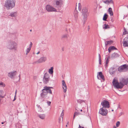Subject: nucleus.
Here are the masks:
<instances>
[{
  "instance_id": "obj_40",
  "label": "nucleus",
  "mask_w": 128,
  "mask_h": 128,
  "mask_svg": "<svg viewBox=\"0 0 128 128\" xmlns=\"http://www.w3.org/2000/svg\"><path fill=\"white\" fill-rule=\"evenodd\" d=\"M109 62V60L108 59V58L106 60V64H108Z\"/></svg>"
},
{
  "instance_id": "obj_35",
  "label": "nucleus",
  "mask_w": 128,
  "mask_h": 128,
  "mask_svg": "<svg viewBox=\"0 0 128 128\" xmlns=\"http://www.w3.org/2000/svg\"><path fill=\"white\" fill-rule=\"evenodd\" d=\"M120 124V122L119 121H118L116 123V126L117 127H118Z\"/></svg>"
},
{
  "instance_id": "obj_6",
  "label": "nucleus",
  "mask_w": 128,
  "mask_h": 128,
  "mask_svg": "<svg viewBox=\"0 0 128 128\" xmlns=\"http://www.w3.org/2000/svg\"><path fill=\"white\" fill-rule=\"evenodd\" d=\"M46 10L48 12H56V9L49 4L47 5L46 6Z\"/></svg>"
},
{
  "instance_id": "obj_7",
  "label": "nucleus",
  "mask_w": 128,
  "mask_h": 128,
  "mask_svg": "<svg viewBox=\"0 0 128 128\" xmlns=\"http://www.w3.org/2000/svg\"><path fill=\"white\" fill-rule=\"evenodd\" d=\"M99 113L103 116H106L108 113V110L106 109H104L103 107L101 108Z\"/></svg>"
},
{
  "instance_id": "obj_48",
  "label": "nucleus",
  "mask_w": 128,
  "mask_h": 128,
  "mask_svg": "<svg viewBox=\"0 0 128 128\" xmlns=\"http://www.w3.org/2000/svg\"><path fill=\"white\" fill-rule=\"evenodd\" d=\"M124 114V112H122L120 113V114H119V115H120L119 116H121L122 114Z\"/></svg>"
},
{
  "instance_id": "obj_22",
  "label": "nucleus",
  "mask_w": 128,
  "mask_h": 128,
  "mask_svg": "<svg viewBox=\"0 0 128 128\" xmlns=\"http://www.w3.org/2000/svg\"><path fill=\"white\" fill-rule=\"evenodd\" d=\"M46 114H44L38 115V117L44 120L45 118Z\"/></svg>"
},
{
  "instance_id": "obj_5",
  "label": "nucleus",
  "mask_w": 128,
  "mask_h": 128,
  "mask_svg": "<svg viewBox=\"0 0 128 128\" xmlns=\"http://www.w3.org/2000/svg\"><path fill=\"white\" fill-rule=\"evenodd\" d=\"M82 13L84 17V20H87L88 16L89 14L87 8L86 7L83 8L82 10Z\"/></svg>"
},
{
  "instance_id": "obj_57",
  "label": "nucleus",
  "mask_w": 128,
  "mask_h": 128,
  "mask_svg": "<svg viewBox=\"0 0 128 128\" xmlns=\"http://www.w3.org/2000/svg\"><path fill=\"white\" fill-rule=\"evenodd\" d=\"M40 53V52L39 51L38 52L36 53V54H39Z\"/></svg>"
},
{
  "instance_id": "obj_13",
  "label": "nucleus",
  "mask_w": 128,
  "mask_h": 128,
  "mask_svg": "<svg viewBox=\"0 0 128 128\" xmlns=\"http://www.w3.org/2000/svg\"><path fill=\"white\" fill-rule=\"evenodd\" d=\"M123 45L124 47H128V36L124 39Z\"/></svg>"
},
{
  "instance_id": "obj_47",
  "label": "nucleus",
  "mask_w": 128,
  "mask_h": 128,
  "mask_svg": "<svg viewBox=\"0 0 128 128\" xmlns=\"http://www.w3.org/2000/svg\"><path fill=\"white\" fill-rule=\"evenodd\" d=\"M61 120V118H59L58 120V122L60 123V121Z\"/></svg>"
},
{
  "instance_id": "obj_19",
  "label": "nucleus",
  "mask_w": 128,
  "mask_h": 128,
  "mask_svg": "<svg viewBox=\"0 0 128 128\" xmlns=\"http://www.w3.org/2000/svg\"><path fill=\"white\" fill-rule=\"evenodd\" d=\"M48 93L46 92L44 93L42 92L40 94L41 97L42 98H45L47 97V96L48 95Z\"/></svg>"
},
{
  "instance_id": "obj_16",
  "label": "nucleus",
  "mask_w": 128,
  "mask_h": 128,
  "mask_svg": "<svg viewBox=\"0 0 128 128\" xmlns=\"http://www.w3.org/2000/svg\"><path fill=\"white\" fill-rule=\"evenodd\" d=\"M62 88L64 90V92H66V91L67 87L65 83V82L64 80H62Z\"/></svg>"
},
{
  "instance_id": "obj_62",
  "label": "nucleus",
  "mask_w": 128,
  "mask_h": 128,
  "mask_svg": "<svg viewBox=\"0 0 128 128\" xmlns=\"http://www.w3.org/2000/svg\"><path fill=\"white\" fill-rule=\"evenodd\" d=\"M37 106H38V108H40L39 106H40V105H37Z\"/></svg>"
},
{
  "instance_id": "obj_58",
  "label": "nucleus",
  "mask_w": 128,
  "mask_h": 128,
  "mask_svg": "<svg viewBox=\"0 0 128 128\" xmlns=\"http://www.w3.org/2000/svg\"><path fill=\"white\" fill-rule=\"evenodd\" d=\"M16 92H17V90H16V92H15V97L16 96Z\"/></svg>"
},
{
  "instance_id": "obj_59",
  "label": "nucleus",
  "mask_w": 128,
  "mask_h": 128,
  "mask_svg": "<svg viewBox=\"0 0 128 128\" xmlns=\"http://www.w3.org/2000/svg\"><path fill=\"white\" fill-rule=\"evenodd\" d=\"M116 126H113V128H116Z\"/></svg>"
},
{
  "instance_id": "obj_30",
  "label": "nucleus",
  "mask_w": 128,
  "mask_h": 128,
  "mask_svg": "<svg viewBox=\"0 0 128 128\" xmlns=\"http://www.w3.org/2000/svg\"><path fill=\"white\" fill-rule=\"evenodd\" d=\"M104 25L105 26L104 27L103 26V28L104 29H106L110 28V27L109 26L106 24H104Z\"/></svg>"
},
{
  "instance_id": "obj_3",
  "label": "nucleus",
  "mask_w": 128,
  "mask_h": 128,
  "mask_svg": "<svg viewBox=\"0 0 128 128\" xmlns=\"http://www.w3.org/2000/svg\"><path fill=\"white\" fill-rule=\"evenodd\" d=\"M112 83L114 87L117 89H121L124 86V85L120 83V82H118L115 79H113Z\"/></svg>"
},
{
  "instance_id": "obj_11",
  "label": "nucleus",
  "mask_w": 128,
  "mask_h": 128,
  "mask_svg": "<svg viewBox=\"0 0 128 128\" xmlns=\"http://www.w3.org/2000/svg\"><path fill=\"white\" fill-rule=\"evenodd\" d=\"M102 2L105 4L108 5L111 4L112 7H114V3L112 0H102Z\"/></svg>"
},
{
  "instance_id": "obj_32",
  "label": "nucleus",
  "mask_w": 128,
  "mask_h": 128,
  "mask_svg": "<svg viewBox=\"0 0 128 128\" xmlns=\"http://www.w3.org/2000/svg\"><path fill=\"white\" fill-rule=\"evenodd\" d=\"M124 32H123V34L125 35L128 34V32L126 31V29L124 27Z\"/></svg>"
},
{
  "instance_id": "obj_1",
  "label": "nucleus",
  "mask_w": 128,
  "mask_h": 128,
  "mask_svg": "<svg viewBox=\"0 0 128 128\" xmlns=\"http://www.w3.org/2000/svg\"><path fill=\"white\" fill-rule=\"evenodd\" d=\"M15 1L13 0H6L5 1L4 6L7 10L11 9L15 6Z\"/></svg>"
},
{
  "instance_id": "obj_64",
  "label": "nucleus",
  "mask_w": 128,
  "mask_h": 128,
  "mask_svg": "<svg viewBox=\"0 0 128 128\" xmlns=\"http://www.w3.org/2000/svg\"><path fill=\"white\" fill-rule=\"evenodd\" d=\"M4 124V122H2V124Z\"/></svg>"
},
{
  "instance_id": "obj_31",
  "label": "nucleus",
  "mask_w": 128,
  "mask_h": 128,
  "mask_svg": "<svg viewBox=\"0 0 128 128\" xmlns=\"http://www.w3.org/2000/svg\"><path fill=\"white\" fill-rule=\"evenodd\" d=\"M111 50H117V49L114 46H110L109 48Z\"/></svg>"
},
{
  "instance_id": "obj_26",
  "label": "nucleus",
  "mask_w": 128,
  "mask_h": 128,
  "mask_svg": "<svg viewBox=\"0 0 128 128\" xmlns=\"http://www.w3.org/2000/svg\"><path fill=\"white\" fill-rule=\"evenodd\" d=\"M78 16V12L76 10L74 11V16L75 18L77 19Z\"/></svg>"
},
{
  "instance_id": "obj_12",
  "label": "nucleus",
  "mask_w": 128,
  "mask_h": 128,
  "mask_svg": "<svg viewBox=\"0 0 128 128\" xmlns=\"http://www.w3.org/2000/svg\"><path fill=\"white\" fill-rule=\"evenodd\" d=\"M120 83L122 84L124 86L127 85L128 83V78L125 79L122 78L120 80Z\"/></svg>"
},
{
  "instance_id": "obj_42",
  "label": "nucleus",
  "mask_w": 128,
  "mask_h": 128,
  "mask_svg": "<svg viewBox=\"0 0 128 128\" xmlns=\"http://www.w3.org/2000/svg\"><path fill=\"white\" fill-rule=\"evenodd\" d=\"M78 5H79V7H78V8L79 10L80 11L81 10V8L80 7V6L81 5V4L80 3H78Z\"/></svg>"
},
{
  "instance_id": "obj_17",
  "label": "nucleus",
  "mask_w": 128,
  "mask_h": 128,
  "mask_svg": "<svg viewBox=\"0 0 128 128\" xmlns=\"http://www.w3.org/2000/svg\"><path fill=\"white\" fill-rule=\"evenodd\" d=\"M98 74L97 75V76L98 79H99L98 76H99L103 80H104V76L102 74V72H98Z\"/></svg>"
},
{
  "instance_id": "obj_50",
  "label": "nucleus",
  "mask_w": 128,
  "mask_h": 128,
  "mask_svg": "<svg viewBox=\"0 0 128 128\" xmlns=\"http://www.w3.org/2000/svg\"><path fill=\"white\" fill-rule=\"evenodd\" d=\"M99 59H101L100 55V54H98Z\"/></svg>"
},
{
  "instance_id": "obj_46",
  "label": "nucleus",
  "mask_w": 128,
  "mask_h": 128,
  "mask_svg": "<svg viewBox=\"0 0 128 128\" xmlns=\"http://www.w3.org/2000/svg\"><path fill=\"white\" fill-rule=\"evenodd\" d=\"M108 67V64H106V63L105 64V67L106 69Z\"/></svg>"
},
{
  "instance_id": "obj_56",
  "label": "nucleus",
  "mask_w": 128,
  "mask_h": 128,
  "mask_svg": "<svg viewBox=\"0 0 128 128\" xmlns=\"http://www.w3.org/2000/svg\"><path fill=\"white\" fill-rule=\"evenodd\" d=\"M42 43L43 44H45L46 43H44V41H42Z\"/></svg>"
},
{
  "instance_id": "obj_34",
  "label": "nucleus",
  "mask_w": 128,
  "mask_h": 128,
  "mask_svg": "<svg viewBox=\"0 0 128 128\" xmlns=\"http://www.w3.org/2000/svg\"><path fill=\"white\" fill-rule=\"evenodd\" d=\"M78 102L81 104L82 102H85V101L84 100H77Z\"/></svg>"
},
{
  "instance_id": "obj_20",
  "label": "nucleus",
  "mask_w": 128,
  "mask_h": 128,
  "mask_svg": "<svg viewBox=\"0 0 128 128\" xmlns=\"http://www.w3.org/2000/svg\"><path fill=\"white\" fill-rule=\"evenodd\" d=\"M17 12H12L11 13H8V16L11 17H15L17 16Z\"/></svg>"
},
{
  "instance_id": "obj_54",
  "label": "nucleus",
  "mask_w": 128,
  "mask_h": 128,
  "mask_svg": "<svg viewBox=\"0 0 128 128\" xmlns=\"http://www.w3.org/2000/svg\"><path fill=\"white\" fill-rule=\"evenodd\" d=\"M64 115V113H62L61 114V116H63Z\"/></svg>"
},
{
  "instance_id": "obj_14",
  "label": "nucleus",
  "mask_w": 128,
  "mask_h": 128,
  "mask_svg": "<svg viewBox=\"0 0 128 128\" xmlns=\"http://www.w3.org/2000/svg\"><path fill=\"white\" fill-rule=\"evenodd\" d=\"M17 74V72L16 71L12 72H9L8 73V76L11 78H14V77Z\"/></svg>"
},
{
  "instance_id": "obj_39",
  "label": "nucleus",
  "mask_w": 128,
  "mask_h": 128,
  "mask_svg": "<svg viewBox=\"0 0 128 128\" xmlns=\"http://www.w3.org/2000/svg\"><path fill=\"white\" fill-rule=\"evenodd\" d=\"M60 2L59 1H57L56 2V4L57 5H58L60 4Z\"/></svg>"
},
{
  "instance_id": "obj_41",
  "label": "nucleus",
  "mask_w": 128,
  "mask_h": 128,
  "mask_svg": "<svg viewBox=\"0 0 128 128\" xmlns=\"http://www.w3.org/2000/svg\"><path fill=\"white\" fill-rule=\"evenodd\" d=\"M32 42H30V44L29 48H31L32 47Z\"/></svg>"
},
{
  "instance_id": "obj_63",
  "label": "nucleus",
  "mask_w": 128,
  "mask_h": 128,
  "mask_svg": "<svg viewBox=\"0 0 128 128\" xmlns=\"http://www.w3.org/2000/svg\"><path fill=\"white\" fill-rule=\"evenodd\" d=\"M64 110H63L62 111V113H64Z\"/></svg>"
},
{
  "instance_id": "obj_55",
  "label": "nucleus",
  "mask_w": 128,
  "mask_h": 128,
  "mask_svg": "<svg viewBox=\"0 0 128 128\" xmlns=\"http://www.w3.org/2000/svg\"><path fill=\"white\" fill-rule=\"evenodd\" d=\"M49 87V89H50V88H53L52 87Z\"/></svg>"
},
{
  "instance_id": "obj_45",
  "label": "nucleus",
  "mask_w": 128,
  "mask_h": 128,
  "mask_svg": "<svg viewBox=\"0 0 128 128\" xmlns=\"http://www.w3.org/2000/svg\"><path fill=\"white\" fill-rule=\"evenodd\" d=\"M99 63L100 64H101V59H99Z\"/></svg>"
},
{
  "instance_id": "obj_18",
  "label": "nucleus",
  "mask_w": 128,
  "mask_h": 128,
  "mask_svg": "<svg viewBox=\"0 0 128 128\" xmlns=\"http://www.w3.org/2000/svg\"><path fill=\"white\" fill-rule=\"evenodd\" d=\"M113 43V41L112 40L106 41L105 42V46L106 47L108 45H110Z\"/></svg>"
},
{
  "instance_id": "obj_33",
  "label": "nucleus",
  "mask_w": 128,
  "mask_h": 128,
  "mask_svg": "<svg viewBox=\"0 0 128 128\" xmlns=\"http://www.w3.org/2000/svg\"><path fill=\"white\" fill-rule=\"evenodd\" d=\"M31 50V48H28L26 51V55L28 54V53L30 52Z\"/></svg>"
},
{
  "instance_id": "obj_44",
  "label": "nucleus",
  "mask_w": 128,
  "mask_h": 128,
  "mask_svg": "<svg viewBox=\"0 0 128 128\" xmlns=\"http://www.w3.org/2000/svg\"><path fill=\"white\" fill-rule=\"evenodd\" d=\"M39 111L41 112L42 111V108L40 107L38 108Z\"/></svg>"
},
{
  "instance_id": "obj_37",
  "label": "nucleus",
  "mask_w": 128,
  "mask_h": 128,
  "mask_svg": "<svg viewBox=\"0 0 128 128\" xmlns=\"http://www.w3.org/2000/svg\"><path fill=\"white\" fill-rule=\"evenodd\" d=\"M1 85V86L3 87H4L5 86V84L3 82H0V86Z\"/></svg>"
},
{
  "instance_id": "obj_27",
  "label": "nucleus",
  "mask_w": 128,
  "mask_h": 128,
  "mask_svg": "<svg viewBox=\"0 0 128 128\" xmlns=\"http://www.w3.org/2000/svg\"><path fill=\"white\" fill-rule=\"evenodd\" d=\"M48 88H46V86L44 87V88L42 90V92L44 93V92H46L47 93H48Z\"/></svg>"
},
{
  "instance_id": "obj_53",
  "label": "nucleus",
  "mask_w": 128,
  "mask_h": 128,
  "mask_svg": "<svg viewBox=\"0 0 128 128\" xmlns=\"http://www.w3.org/2000/svg\"><path fill=\"white\" fill-rule=\"evenodd\" d=\"M0 92L1 93H2L3 92L2 90H0Z\"/></svg>"
},
{
  "instance_id": "obj_25",
  "label": "nucleus",
  "mask_w": 128,
  "mask_h": 128,
  "mask_svg": "<svg viewBox=\"0 0 128 128\" xmlns=\"http://www.w3.org/2000/svg\"><path fill=\"white\" fill-rule=\"evenodd\" d=\"M108 15L106 13H105L104 14L103 18V20L104 21H106V19L108 18Z\"/></svg>"
},
{
  "instance_id": "obj_8",
  "label": "nucleus",
  "mask_w": 128,
  "mask_h": 128,
  "mask_svg": "<svg viewBox=\"0 0 128 128\" xmlns=\"http://www.w3.org/2000/svg\"><path fill=\"white\" fill-rule=\"evenodd\" d=\"M49 75L47 73H46L44 75L43 78V82L45 84L47 83L49 81Z\"/></svg>"
},
{
  "instance_id": "obj_9",
  "label": "nucleus",
  "mask_w": 128,
  "mask_h": 128,
  "mask_svg": "<svg viewBox=\"0 0 128 128\" xmlns=\"http://www.w3.org/2000/svg\"><path fill=\"white\" fill-rule=\"evenodd\" d=\"M46 60V58L45 57H41L38 60L34 62L33 64H36L40 63L45 62Z\"/></svg>"
},
{
  "instance_id": "obj_60",
  "label": "nucleus",
  "mask_w": 128,
  "mask_h": 128,
  "mask_svg": "<svg viewBox=\"0 0 128 128\" xmlns=\"http://www.w3.org/2000/svg\"><path fill=\"white\" fill-rule=\"evenodd\" d=\"M15 97L14 96V100H13V101H14V100H16V99Z\"/></svg>"
},
{
  "instance_id": "obj_49",
  "label": "nucleus",
  "mask_w": 128,
  "mask_h": 128,
  "mask_svg": "<svg viewBox=\"0 0 128 128\" xmlns=\"http://www.w3.org/2000/svg\"><path fill=\"white\" fill-rule=\"evenodd\" d=\"M108 52L109 53H110V52H111V50L110 49V48H109L108 49Z\"/></svg>"
},
{
  "instance_id": "obj_29",
  "label": "nucleus",
  "mask_w": 128,
  "mask_h": 128,
  "mask_svg": "<svg viewBox=\"0 0 128 128\" xmlns=\"http://www.w3.org/2000/svg\"><path fill=\"white\" fill-rule=\"evenodd\" d=\"M53 67H51L49 69V73L51 74H53Z\"/></svg>"
},
{
  "instance_id": "obj_24",
  "label": "nucleus",
  "mask_w": 128,
  "mask_h": 128,
  "mask_svg": "<svg viewBox=\"0 0 128 128\" xmlns=\"http://www.w3.org/2000/svg\"><path fill=\"white\" fill-rule=\"evenodd\" d=\"M108 11L110 16H112L113 15V12L112 9L110 7L109 8Z\"/></svg>"
},
{
  "instance_id": "obj_43",
  "label": "nucleus",
  "mask_w": 128,
  "mask_h": 128,
  "mask_svg": "<svg viewBox=\"0 0 128 128\" xmlns=\"http://www.w3.org/2000/svg\"><path fill=\"white\" fill-rule=\"evenodd\" d=\"M47 103L48 106H50L51 104V102L49 101L47 102Z\"/></svg>"
},
{
  "instance_id": "obj_36",
  "label": "nucleus",
  "mask_w": 128,
  "mask_h": 128,
  "mask_svg": "<svg viewBox=\"0 0 128 128\" xmlns=\"http://www.w3.org/2000/svg\"><path fill=\"white\" fill-rule=\"evenodd\" d=\"M46 88H48V92L50 94H52V92L51 90L49 88V87H48L46 86Z\"/></svg>"
},
{
  "instance_id": "obj_38",
  "label": "nucleus",
  "mask_w": 128,
  "mask_h": 128,
  "mask_svg": "<svg viewBox=\"0 0 128 128\" xmlns=\"http://www.w3.org/2000/svg\"><path fill=\"white\" fill-rule=\"evenodd\" d=\"M84 17H83V19L84 20V22H83V25L84 26L85 24V22L87 20H84Z\"/></svg>"
},
{
  "instance_id": "obj_10",
  "label": "nucleus",
  "mask_w": 128,
  "mask_h": 128,
  "mask_svg": "<svg viewBox=\"0 0 128 128\" xmlns=\"http://www.w3.org/2000/svg\"><path fill=\"white\" fill-rule=\"evenodd\" d=\"M101 104L103 108H108L110 107L109 102L105 100L102 102Z\"/></svg>"
},
{
  "instance_id": "obj_52",
  "label": "nucleus",
  "mask_w": 128,
  "mask_h": 128,
  "mask_svg": "<svg viewBox=\"0 0 128 128\" xmlns=\"http://www.w3.org/2000/svg\"><path fill=\"white\" fill-rule=\"evenodd\" d=\"M4 96H2L0 95V98L1 97L2 98H4Z\"/></svg>"
},
{
  "instance_id": "obj_15",
  "label": "nucleus",
  "mask_w": 128,
  "mask_h": 128,
  "mask_svg": "<svg viewBox=\"0 0 128 128\" xmlns=\"http://www.w3.org/2000/svg\"><path fill=\"white\" fill-rule=\"evenodd\" d=\"M116 72V70L115 68L113 67H111L109 70V72L110 74L111 75H113Z\"/></svg>"
},
{
  "instance_id": "obj_21",
  "label": "nucleus",
  "mask_w": 128,
  "mask_h": 128,
  "mask_svg": "<svg viewBox=\"0 0 128 128\" xmlns=\"http://www.w3.org/2000/svg\"><path fill=\"white\" fill-rule=\"evenodd\" d=\"M119 54L117 53L114 52L113 53L111 56V58H114L118 57Z\"/></svg>"
},
{
  "instance_id": "obj_23",
  "label": "nucleus",
  "mask_w": 128,
  "mask_h": 128,
  "mask_svg": "<svg viewBox=\"0 0 128 128\" xmlns=\"http://www.w3.org/2000/svg\"><path fill=\"white\" fill-rule=\"evenodd\" d=\"M76 110H77V112L75 111V112L74 113V116L73 118V120L75 118L76 116H77L81 114L79 112H78L77 111H78V110H77L76 109Z\"/></svg>"
},
{
  "instance_id": "obj_28",
  "label": "nucleus",
  "mask_w": 128,
  "mask_h": 128,
  "mask_svg": "<svg viewBox=\"0 0 128 128\" xmlns=\"http://www.w3.org/2000/svg\"><path fill=\"white\" fill-rule=\"evenodd\" d=\"M68 37V35L67 34H65L61 36L62 39H67Z\"/></svg>"
},
{
  "instance_id": "obj_2",
  "label": "nucleus",
  "mask_w": 128,
  "mask_h": 128,
  "mask_svg": "<svg viewBox=\"0 0 128 128\" xmlns=\"http://www.w3.org/2000/svg\"><path fill=\"white\" fill-rule=\"evenodd\" d=\"M17 46L18 44L15 42L10 41L7 44V48L10 50H16L17 49Z\"/></svg>"
},
{
  "instance_id": "obj_51",
  "label": "nucleus",
  "mask_w": 128,
  "mask_h": 128,
  "mask_svg": "<svg viewBox=\"0 0 128 128\" xmlns=\"http://www.w3.org/2000/svg\"><path fill=\"white\" fill-rule=\"evenodd\" d=\"M62 50L63 51H64V47H62Z\"/></svg>"
},
{
  "instance_id": "obj_61",
  "label": "nucleus",
  "mask_w": 128,
  "mask_h": 128,
  "mask_svg": "<svg viewBox=\"0 0 128 128\" xmlns=\"http://www.w3.org/2000/svg\"><path fill=\"white\" fill-rule=\"evenodd\" d=\"M82 127L81 128V126H80L79 125V128H82Z\"/></svg>"
},
{
  "instance_id": "obj_4",
  "label": "nucleus",
  "mask_w": 128,
  "mask_h": 128,
  "mask_svg": "<svg viewBox=\"0 0 128 128\" xmlns=\"http://www.w3.org/2000/svg\"><path fill=\"white\" fill-rule=\"evenodd\" d=\"M128 70V65L124 64L119 66L118 68V71L120 72H126Z\"/></svg>"
}]
</instances>
